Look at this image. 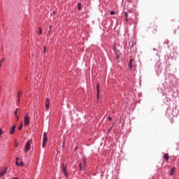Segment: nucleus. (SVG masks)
Returning <instances> with one entry per match:
<instances>
[{"mask_svg":"<svg viewBox=\"0 0 179 179\" xmlns=\"http://www.w3.org/2000/svg\"><path fill=\"white\" fill-rule=\"evenodd\" d=\"M31 142H33L32 140H29L27 143H26V145H25V148H24V152L26 153H27V152H29V150H30V149L31 148Z\"/></svg>","mask_w":179,"mask_h":179,"instance_id":"1","label":"nucleus"},{"mask_svg":"<svg viewBox=\"0 0 179 179\" xmlns=\"http://www.w3.org/2000/svg\"><path fill=\"white\" fill-rule=\"evenodd\" d=\"M24 125H30V117L27 113L24 119Z\"/></svg>","mask_w":179,"mask_h":179,"instance_id":"2","label":"nucleus"},{"mask_svg":"<svg viewBox=\"0 0 179 179\" xmlns=\"http://www.w3.org/2000/svg\"><path fill=\"white\" fill-rule=\"evenodd\" d=\"M62 170H63L64 176L66 177H68V172L66 171V164H62Z\"/></svg>","mask_w":179,"mask_h":179,"instance_id":"3","label":"nucleus"},{"mask_svg":"<svg viewBox=\"0 0 179 179\" xmlns=\"http://www.w3.org/2000/svg\"><path fill=\"white\" fill-rule=\"evenodd\" d=\"M6 171H8V168H3V169L0 171V177H2V176H5L6 174Z\"/></svg>","mask_w":179,"mask_h":179,"instance_id":"4","label":"nucleus"},{"mask_svg":"<svg viewBox=\"0 0 179 179\" xmlns=\"http://www.w3.org/2000/svg\"><path fill=\"white\" fill-rule=\"evenodd\" d=\"M15 129H16V125L14 124V125L11 127V129H10V135H13V134H15Z\"/></svg>","mask_w":179,"mask_h":179,"instance_id":"5","label":"nucleus"},{"mask_svg":"<svg viewBox=\"0 0 179 179\" xmlns=\"http://www.w3.org/2000/svg\"><path fill=\"white\" fill-rule=\"evenodd\" d=\"M23 162H20L19 164V157H16V166H20V167H23Z\"/></svg>","mask_w":179,"mask_h":179,"instance_id":"6","label":"nucleus"},{"mask_svg":"<svg viewBox=\"0 0 179 179\" xmlns=\"http://www.w3.org/2000/svg\"><path fill=\"white\" fill-rule=\"evenodd\" d=\"M96 91H97V99H99V96L100 95V85L99 83L96 85Z\"/></svg>","mask_w":179,"mask_h":179,"instance_id":"7","label":"nucleus"},{"mask_svg":"<svg viewBox=\"0 0 179 179\" xmlns=\"http://www.w3.org/2000/svg\"><path fill=\"white\" fill-rule=\"evenodd\" d=\"M47 141H48V138H47V133L44 132L43 133V142L44 143H47Z\"/></svg>","mask_w":179,"mask_h":179,"instance_id":"8","label":"nucleus"},{"mask_svg":"<svg viewBox=\"0 0 179 179\" xmlns=\"http://www.w3.org/2000/svg\"><path fill=\"white\" fill-rule=\"evenodd\" d=\"M132 62H134V59H131L129 60V69H132V68L134 67V64H132Z\"/></svg>","mask_w":179,"mask_h":179,"instance_id":"9","label":"nucleus"},{"mask_svg":"<svg viewBox=\"0 0 179 179\" xmlns=\"http://www.w3.org/2000/svg\"><path fill=\"white\" fill-rule=\"evenodd\" d=\"M45 107L47 108V110H48V108H50V99H47L46 101H45Z\"/></svg>","mask_w":179,"mask_h":179,"instance_id":"10","label":"nucleus"},{"mask_svg":"<svg viewBox=\"0 0 179 179\" xmlns=\"http://www.w3.org/2000/svg\"><path fill=\"white\" fill-rule=\"evenodd\" d=\"M22 91H18V93H17L18 103H20V96H22Z\"/></svg>","mask_w":179,"mask_h":179,"instance_id":"11","label":"nucleus"},{"mask_svg":"<svg viewBox=\"0 0 179 179\" xmlns=\"http://www.w3.org/2000/svg\"><path fill=\"white\" fill-rule=\"evenodd\" d=\"M163 157L164 160H166V162H169V154H165Z\"/></svg>","mask_w":179,"mask_h":179,"instance_id":"12","label":"nucleus"},{"mask_svg":"<svg viewBox=\"0 0 179 179\" xmlns=\"http://www.w3.org/2000/svg\"><path fill=\"white\" fill-rule=\"evenodd\" d=\"M174 173H176V168L171 169V176H174Z\"/></svg>","mask_w":179,"mask_h":179,"instance_id":"13","label":"nucleus"},{"mask_svg":"<svg viewBox=\"0 0 179 179\" xmlns=\"http://www.w3.org/2000/svg\"><path fill=\"white\" fill-rule=\"evenodd\" d=\"M38 34H43V29L41 28H38Z\"/></svg>","mask_w":179,"mask_h":179,"instance_id":"14","label":"nucleus"},{"mask_svg":"<svg viewBox=\"0 0 179 179\" xmlns=\"http://www.w3.org/2000/svg\"><path fill=\"white\" fill-rule=\"evenodd\" d=\"M22 128H23V122L20 123V127L18 128L19 131H22Z\"/></svg>","mask_w":179,"mask_h":179,"instance_id":"15","label":"nucleus"},{"mask_svg":"<svg viewBox=\"0 0 179 179\" xmlns=\"http://www.w3.org/2000/svg\"><path fill=\"white\" fill-rule=\"evenodd\" d=\"M78 10H80L82 9V4H80V3H78Z\"/></svg>","mask_w":179,"mask_h":179,"instance_id":"16","label":"nucleus"},{"mask_svg":"<svg viewBox=\"0 0 179 179\" xmlns=\"http://www.w3.org/2000/svg\"><path fill=\"white\" fill-rule=\"evenodd\" d=\"M124 16L126 17L127 22H128V13L127 12L124 13Z\"/></svg>","mask_w":179,"mask_h":179,"instance_id":"17","label":"nucleus"},{"mask_svg":"<svg viewBox=\"0 0 179 179\" xmlns=\"http://www.w3.org/2000/svg\"><path fill=\"white\" fill-rule=\"evenodd\" d=\"M17 111H19V108H17L14 113L15 115H17Z\"/></svg>","mask_w":179,"mask_h":179,"instance_id":"18","label":"nucleus"},{"mask_svg":"<svg viewBox=\"0 0 179 179\" xmlns=\"http://www.w3.org/2000/svg\"><path fill=\"white\" fill-rule=\"evenodd\" d=\"M110 15H115V11H110Z\"/></svg>","mask_w":179,"mask_h":179,"instance_id":"19","label":"nucleus"},{"mask_svg":"<svg viewBox=\"0 0 179 179\" xmlns=\"http://www.w3.org/2000/svg\"><path fill=\"white\" fill-rule=\"evenodd\" d=\"M3 61H5V58H2L0 61V63L2 64V62H3Z\"/></svg>","mask_w":179,"mask_h":179,"instance_id":"20","label":"nucleus"},{"mask_svg":"<svg viewBox=\"0 0 179 179\" xmlns=\"http://www.w3.org/2000/svg\"><path fill=\"white\" fill-rule=\"evenodd\" d=\"M45 143H46L43 142L42 148H45Z\"/></svg>","mask_w":179,"mask_h":179,"instance_id":"21","label":"nucleus"},{"mask_svg":"<svg viewBox=\"0 0 179 179\" xmlns=\"http://www.w3.org/2000/svg\"><path fill=\"white\" fill-rule=\"evenodd\" d=\"M79 169L80 170H82V163L79 164Z\"/></svg>","mask_w":179,"mask_h":179,"instance_id":"22","label":"nucleus"},{"mask_svg":"<svg viewBox=\"0 0 179 179\" xmlns=\"http://www.w3.org/2000/svg\"><path fill=\"white\" fill-rule=\"evenodd\" d=\"M84 166L86 165V159H84V163H83Z\"/></svg>","mask_w":179,"mask_h":179,"instance_id":"23","label":"nucleus"},{"mask_svg":"<svg viewBox=\"0 0 179 179\" xmlns=\"http://www.w3.org/2000/svg\"><path fill=\"white\" fill-rule=\"evenodd\" d=\"M108 120H109V121H111L113 120V118L111 117H109Z\"/></svg>","mask_w":179,"mask_h":179,"instance_id":"24","label":"nucleus"},{"mask_svg":"<svg viewBox=\"0 0 179 179\" xmlns=\"http://www.w3.org/2000/svg\"><path fill=\"white\" fill-rule=\"evenodd\" d=\"M17 121H19V116H17Z\"/></svg>","mask_w":179,"mask_h":179,"instance_id":"25","label":"nucleus"},{"mask_svg":"<svg viewBox=\"0 0 179 179\" xmlns=\"http://www.w3.org/2000/svg\"><path fill=\"white\" fill-rule=\"evenodd\" d=\"M19 146V144L15 145V148H17Z\"/></svg>","mask_w":179,"mask_h":179,"instance_id":"26","label":"nucleus"},{"mask_svg":"<svg viewBox=\"0 0 179 179\" xmlns=\"http://www.w3.org/2000/svg\"><path fill=\"white\" fill-rule=\"evenodd\" d=\"M2 64V63L0 62V68L2 67V64Z\"/></svg>","mask_w":179,"mask_h":179,"instance_id":"27","label":"nucleus"},{"mask_svg":"<svg viewBox=\"0 0 179 179\" xmlns=\"http://www.w3.org/2000/svg\"><path fill=\"white\" fill-rule=\"evenodd\" d=\"M45 50H46L45 47H44V52H45Z\"/></svg>","mask_w":179,"mask_h":179,"instance_id":"28","label":"nucleus"},{"mask_svg":"<svg viewBox=\"0 0 179 179\" xmlns=\"http://www.w3.org/2000/svg\"><path fill=\"white\" fill-rule=\"evenodd\" d=\"M156 31H157V29H155V31H154V33H156Z\"/></svg>","mask_w":179,"mask_h":179,"instance_id":"29","label":"nucleus"},{"mask_svg":"<svg viewBox=\"0 0 179 179\" xmlns=\"http://www.w3.org/2000/svg\"><path fill=\"white\" fill-rule=\"evenodd\" d=\"M118 58H119V57H118V56H117V59H118Z\"/></svg>","mask_w":179,"mask_h":179,"instance_id":"30","label":"nucleus"},{"mask_svg":"<svg viewBox=\"0 0 179 179\" xmlns=\"http://www.w3.org/2000/svg\"><path fill=\"white\" fill-rule=\"evenodd\" d=\"M76 149H78V148H75V150H76Z\"/></svg>","mask_w":179,"mask_h":179,"instance_id":"31","label":"nucleus"},{"mask_svg":"<svg viewBox=\"0 0 179 179\" xmlns=\"http://www.w3.org/2000/svg\"><path fill=\"white\" fill-rule=\"evenodd\" d=\"M156 29H157V26H155Z\"/></svg>","mask_w":179,"mask_h":179,"instance_id":"32","label":"nucleus"}]
</instances>
